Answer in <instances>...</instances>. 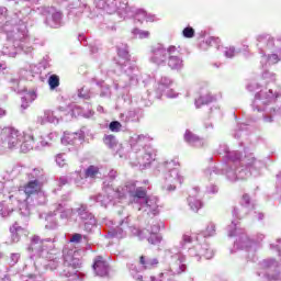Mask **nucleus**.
I'll use <instances>...</instances> for the list:
<instances>
[{
	"instance_id": "f257e3e1",
	"label": "nucleus",
	"mask_w": 281,
	"mask_h": 281,
	"mask_svg": "<svg viewBox=\"0 0 281 281\" xmlns=\"http://www.w3.org/2000/svg\"><path fill=\"white\" fill-rule=\"evenodd\" d=\"M0 138L2 144H5L8 148H16L21 144L22 153H30L34 149V144L36 139L32 134L21 133V131L14 127H4L0 133ZM24 139V140H23Z\"/></svg>"
},
{
	"instance_id": "f03ea898",
	"label": "nucleus",
	"mask_w": 281,
	"mask_h": 281,
	"mask_svg": "<svg viewBox=\"0 0 281 281\" xmlns=\"http://www.w3.org/2000/svg\"><path fill=\"white\" fill-rule=\"evenodd\" d=\"M167 54L169 56L168 66L170 69H181L183 67V59H181V52L177 46H169L167 48Z\"/></svg>"
},
{
	"instance_id": "7ed1b4c3",
	"label": "nucleus",
	"mask_w": 281,
	"mask_h": 281,
	"mask_svg": "<svg viewBox=\"0 0 281 281\" xmlns=\"http://www.w3.org/2000/svg\"><path fill=\"white\" fill-rule=\"evenodd\" d=\"M76 269H78V262L74 259V256L66 255L64 257V269L61 271V276L64 278H71V276H76Z\"/></svg>"
},
{
	"instance_id": "20e7f679",
	"label": "nucleus",
	"mask_w": 281,
	"mask_h": 281,
	"mask_svg": "<svg viewBox=\"0 0 281 281\" xmlns=\"http://www.w3.org/2000/svg\"><path fill=\"white\" fill-rule=\"evenodd\" d=\"M93 271L95 276H100V278L109 276V262H106L102 256H98L94 258Z\"/></svg>"
},
{
	"instance_id": "39448f33",
	"label": "nucleus",
	"mask_w": 281,
	"mask_h": 281,
	"mask_svg": "<svg viewBox=\"0 0 281 281\" xmlns=\"http://www.w3.org/2000/svg\"><path fill=\"white\" fill-rule=\"evenodd\" d=\"M38 192H41V182H38V180L29 181L24 186V193L27 196H32V194H38Z\"/></svg>"
},
{
	"instance_id": "423d86ee",
	"label": "nucleus",
	"mask_w": 281,
	"mask_h": 281,
	"mask_svg": "<svg viewBox=\"0 0 281 281\" xmlns=\"http://www.w3.org/2000/svg\"><path fill=\"white\" fill-rule=\"evenodd\" d=\"M139 265H142L143 269H155V267L159 265V259L157 258L146 259L145 256H140Z\"/></svg>"
},
{
	"instance_id": "0eeeda50",
	"label": "nucleus",
	"mask_w": 281,
	"mask_h": 281,
	"mask_svg": "<svg viewBox=\"0 0 281 281\" xmlns=\"http://www.w3.org/2000/svg\"><path fill=\"white\" fill-rule=\"evenodd\" d=\"M188 203L192 212H199L201 207H203V202L199 198H196V195H190L188 198Z\"/></svg>"
},
{
	"instance_id": "6e6552de",
	"label": "nucleus",
	"mask_w": 281,
	"mask_h": 281,
	"mask_svg": "<svg viewBox=\"0 0 281 281\" xmlns=\"http://www.w3.org/2000/svg\"><path fill=\"white\" fill-rule=\"evenodd\" d=\"M130 196H132L134 200L142 199L145 201L148 198V191L144 187H138L135 191H130Z\"/></svg>"
},
{
	"instance_id": "1a4fd4ad",
	"label": "nucleus",
	"mask_w": 281,
	"mask_h": 281,
	"mask_svg": "<svg viewBox=\"0 0 281 281\" xmlns=\"http://www.w3.org/2000/svg\"><path fill=\"white\" fill-rule=\"evenodd\" d=\"M214 100V97L211 93H205L195 99V106L199 109L204 104H210Z\"/></svg>"
},
{
	"instance_id": "9d476101",
	"label": "nucleus",
	"mask_w": 281,
	"mask_h": 281,
	"mask_svg": "<svg viewBox=\"0 0 281 281\" xmlns=\"http://www.w3.org/2000/svg\"><path fill=\"white\" fill-rule=\"evenodd\" d=\"M100 175V168L91 165L86 169L85 177L86 179H95V176Z\"/></svg>"
},
{
	"instance_id": "9b49d317",
	"label": "nucleus",
	"mask_w": 281,
	"mask_h": 281,
	"mask_svg": "<svg viewBox=\"0 0 281 281\" xmlns=\"http://www.w3.org/2000/svg\"><path fill=\"white\" fill-rule=\"evenodd\" d=\"M103 143L105 144V146H109V148H115V146H117V142L115 140V135L113 134L105 135L103 137Z\"/></svg>"
},
{
	"instance_id": "f8f14e48",
	"label": "nucleus",
	"mask_w": 281,
	"mask_h": 281,
	"mask_svg": "<svg viewBox=\"0 0 281 281\" xmlns=\"http://www.w3.org/2000/svg\"><path fill=\"white\" fill-rule=\"evenodd\" d=\"M144 204L150 212H157V201L150 199V196L147 195V199L144 200Z\"/></svg>"
},
{
	"instance_id": "ddd939ff",
	"label": "nucleus",
	"mask_w": 281,
	"mask_h": 281,
	"mask_svg": "<svg viewBox=\"0 0 281 281\" xmlns=\"http://www.w3.org/2000/svg\"><path fill=\"white\" fill-rule=\"evenodd\" d=\"M48 85L50 89H56L57 87H60V78L58 77V75H52L48 78Z\"/></svg>"
},
{
	"instance_id": "4468645a",
	"label": "nucleus",
	"mask_w": 281,
	"mask_h": 281,
	"mask_svg": "<svg viewBox=\"0 0 281 281\" xmlns=\"http://www.w3.org/2000/svg\"><path fill=\"white\" fill-rule=\"evenodd\" d=\"M184 140L188 142V144H194V142H199V136L194 135L190 131H187L184 133Z\"/></svg>"
},
{
	"instance_id": "2eb2a0df",
	"label": "nucleus",
	"mask_w": 281,
	"mask_h": 281,
	"mask_svg": "<svg viewBox=\"0 0 281 281\" xmlns=\"http://www.w3.org/2000/svg\"><path fill=\"white\" fill-rule=\"evenodd\" d=\"M109 128L112 131V133H120L122 130V123H120V121H112L109 125Z\"/></svg>"
},
{
	"instance_id": "dca6fc26",
	"label": "nucleus",
	"mask_w": 281,
	"mask_h": 281,
	"mask_svg": "<svg viewBox=\"0 0 281 281\" xmlns=\"http://www.w3.org/2000/svg\"><path fill=\"white\" fill-rule=\"evenodd\" d=\"M214 234H216V228L214 226V224L209 225L205 231H203V236L205 238H210V236H214Z\"/></svg>"
},
{
	"instance_id": "f3484780",
	"label": "nucleus",
	"mask_w": 281,
	"mask_h": 281,
	"mask_svg": "<svg viewBox=\"0 0 281 281\" xmlns=\"http://www.w3.org/2000/svg\"><path fill=\"white\" fill-rule=\"evenodd\" d=\"M182 36H184V38H194V29L192 26L184 27Z\"/></svg>"
},
{
	"instance_id": "a211bd4d",
	"label": "nucleus",
	"mask_w": 281,
	"mask_h": 281,
	"mask_svg": "<svg viewBox=\"0 0 281 281\" xmlns=\"http://www.w3.org/2000/svg\"><path fill=\"white\" fill-rule=\"evenodd\" d=\"M179 166V162L175 161V160H169L164 162V168L166 170H177V167Z\"/></svg>"
},
{
	"instance_id": "6ab92c4d",
	"label": "nucleus",
	"mask_w": 281,
	"mask_h": 281,
	"mask_svg": "<svg viewBox=\"0 0 281 281\" xmlns=\"http://www.w3.org/2000/svg\"><path fill=\"white\" fill-rule=\"evenodd\" d=\"M82 240V235L81 234H74L72 237L70 238V243H80Z\"/></svg>"
},
{
	"instance_id": "aec40b11",
	"label": "nucleus",
	"mask_w": 281,
	"mask_h": 281,
	"mask_svg": "<svg viewBox=\"0 0 281 281\" xmlns=\"http://www.w3.org/2000/svg\"><path fill=\"white\" fill-rule=\"evenodd\" d=\"M137 34L139 38H148V36H150V32L148 31H138Z\"/></svg>"
},
{
	"instance_id": "412c9836",
	"label": "nucleus",
	"mask_w": 281,
	"mask_h": 281,
	"mask_svg": "<svg viewBox=\"0 0 281 281\" xmlns=\"http://www.w3.org/2000/svg\"><path fill=\"white\" fill-rule=\"evenodd\" d=\"M43 245V240H41V237H38V236H34L33 238H32V245Z\"/></svg>"
},
{
	"instance_id": "4be33fe9",
	"label": "nucleus",
	"mask_w": 281,
	"mask_h": 281,
	"mask_svg": "<svg viewBox=\"0 0 281 281\" xmlns=\"http://www.w3.org/2000/svg\"><path fill=\"white\" fill-rule=\"evenodd\" d=\"M269 59L272 60L274 64L280 63V58L278 57L277 54L270 55Z\"/></svg>"
},
{
	"instance_id": "5701e85b",
	"label": "nucleus",
	"mask_w": 281,
	"mask_h": 281,
	"mask_svg": "<svg viewBox=\"0 0 281 281\" xmlns=\"http://www.w3.org/2000/svg\"><path fill=\"white\" fill-rule=\"evenodd\" d=\"M155 240H157V235L151 234L150 237L148 238V243H150L151 245H155Z\"/></svg>"
},
{
	"instance_id": "b1692460",
	"label": "nucleus",
	"mask_w": 281,
	"mask_h": 281,
	"mask_svg": "<svg viewBox=\"0 0 281 281\" xmlns=\"http://www.w3.org/2000/svg\"><path fill=\"white\" fill-rule=\"evenodd\" d=\"M183 240H184V243H192V237L188 236V235H184Z\"/></svg>"
},
{
	"instance_id": "393cba45",
	"label": "nucleus",
	"mask_w": 281,
	"mask_h": 281,
	"mask_svg": "<svg viewBox=\"0 0 281 281\" xmlns=\"http://www.w3.org/2000/svg\"><path fill=\"white\" fill-rule=\"evenodd\" d=\"M186 271V265L181 263L180 269L177 271V273H183Z\"/></svg>"
},
{
	"instance_id": "a878e982",
	"label": "nucleus",
	"mask_w": 281,
	"mask_h": 281,
	"mask_svg": "<svg viewBox=\"0 0 281 281\" xmlns=\"http://www.w3.org/2000/svg\"><path fill=\"white\" fill-rule=\"evenodd\" d=\"M149 281H157V278L150 277V278H149Z\"/></svg>"
},
{
	"instance_id": "bb28decb",
	"label": "nucleus",
	"mask_w": 281,
	"mask_h": 281,
	"mask_svg": "<svg viewBox=\"0 0 281 281\" xmlns=\"http://www.w3.org/2000/svg\"><path fill=\"white\" fill-rule=\"evenodd\" d=\"M132 187L135 188V182L132 183Z\"/></svg>"
},
{
	"instance_id": "cd10ccee",
	"label": "nucleus",
	"mask_w": 281,
	"mask_h": 281,
	"mask_svg": "<svg viewBox=\"0 0 281 281\" xmlns=\"http://www.w3.org/2000/svg\"><path fill=\"white\" fill-rule=\"evenodd\" d=\"M125 55H126V56H128V53H127V52H125Z\"/></svg>"
},
{
	"instance_id": "c85d7f7f",
	"label": "nucleus",
	"mask_w": 281,
	"mask_h": 281,
	"mask_svg": "<svg viewBox=\"0 0 281 281\" xmlns=\"http://www.w3.org/2000/svg\"><path fill=\"white\" fill-rule=\"evenodd\" d=\"M155 59H157V56L156 57H154Z\"/></svg>"
}]
</instances>
